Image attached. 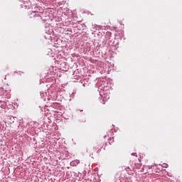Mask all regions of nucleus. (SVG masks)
I'll use <instances>...</instances> for the list:
<instances>
[{"label": "nucleus", "instance_id": "1", "mask_svg": "<svg viewBox=\"0 0 182 182\" xmlns=\"http://www.w3.org/2000/svg\"><path fill=\"white\" fill-rule=\"evenodd\" d=\"M79 163H80V161H79L78 159H76L70 162V166H73V167H76V166H77Z\"/></svg>", "mask_w": 182, "mask_h": 182}, {"label": "nucleus", "instance_id": "2", "mask_svg": "<svg viewBox=\"0 0 182 182\" xmlns=\"http://www.w3.org/2000/svg\"><path fill=\"white\" fill-rule=\"evenodd\" d=\"M102 105H106V102L103 100Z\"/></svg>", "mask_w": 182, "mask_h": 182}, {"label": "nucleus", "instance_id": "3", "mask_svg": "<svg viewBox=\"0 0 182 182\" xmlns=\"http://www.w3.org/2000/svg\"><path fill=\"white\" fill-rule=\"evenodd\" d=\"M133 156H136V157H137V154H132Z\"/></svg>", "mask_w": 182, "mask_h": 182}, {"label": "nucleus", "instance_id": "4", "mask_svg": "<svg viewBox=\"0 0 182 182\" xmlns=\"http://www.w3.org/2000/svg\"><path fill=\"white\" fill-rule=\"evenodd\" d=\"M99 151H100V149H99V150L97 151V153H99Z\"/></svg>", "mask_w": 182, "mask_h": 182}]
</instances>
